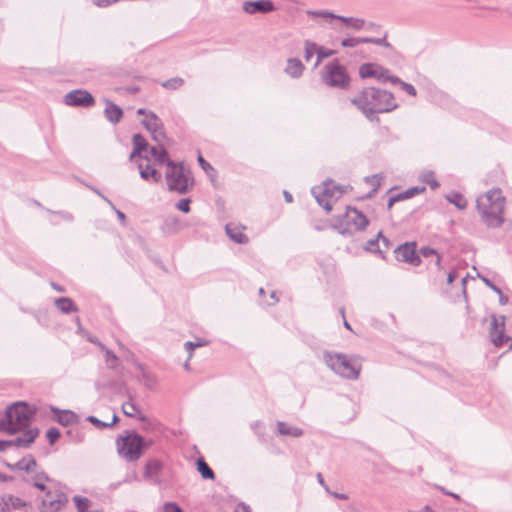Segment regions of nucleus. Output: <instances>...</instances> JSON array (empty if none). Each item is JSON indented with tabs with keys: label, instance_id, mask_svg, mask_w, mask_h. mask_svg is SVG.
I'll return each instance as SVG.
<instances>
[{
	"label": "nucleus",
	"instance_id": "obj_1",
	"mask_svg": "<svg viewBox=\"0 0 512 512\" xmlns=\"http://www.w3.org/2000/svg\"><path fill=\"white\" fill-rule=\"evenodd\" d=\"M351 103L369 120H372L375 114L388 113L398 107L395 97L391 92L377 87L363 88L351 99Z\"/></svg>",
	"mask_w": 512,
	"mask_h": 512
},
{
	"label": "nucleus",
	"instance_id": "obj_2",
	"mask_svg": "<svg viewBox=\"0 0 512 512\" xmlns=\"http://www.w3.org/2000/svg\"><path fill=\"white\" fill-rule=\"evenodd\" d=\"M133 150L129 160L135 163L139 169L142 179L158 182L160 175L157 171V164L160 163V151L156 146H150L147 140L139 133L132 137Z\"/></svg>",
	"mask_w": 512,
	"mask_h": 512
},
{
	"label": "nucleus",
	"instance_id": "obj_3",
	"mask_svg": "<svg viewBox=\"0 0 512 512\" xmlns=\"http://www.w3.org/2000/svg\"><path fill=\"white\" fill-rule=\"evenodd\" d=\"M162 165H166L165 180L170 192L187 194L194 186V178L188 166L169 158L168 151L162 146Z\"/></svg>",
	"mask_w": 512,
	"mask_h": 512
},
{
	"label": "nucleus",
	"instance_id": "obj_4",
	"mask_svg": "<svg viewBox=\"0 0 512 512\" xmlns=\"http://www.w3.org/2000/svg\"><path fill=\"white\" fill-rule=\"evenodd\" d=\"M505 197L498 188L491 189L476 200V207L483 222L491 228L500 227L503 222Z\"/></svg>",
	"mask_w": 512,
	"mask_h": 512
},
{
	"label": "nucleus",
	"instance_id": "obj_5",
	"mask_svg": "<svg viewBox=\"0 0 512 512\" xmlns=\"http://www.w3.org/2000/svg\"><path fill=\"white\" fill-rule=\"evenodd\" d=\"M33 415L32 409L25 402H16L6 409L0 421V431L15 434L29 427Z\"/></svg>",
	"mask_w": 512,
	"mask_h": 512
},
{
	"label": "nucleus",
	"instance_id": "obj_6",
	"mask_svg": "<svg viewBox=\"0 0 512 512\" xmlns=\"http://www.w3.org/2000/svg\"><path fill=\"white\" fill-rule=\"evenodd\" d=\"M146 442L134 430H127L116 440L117 452L121 458L127 462L137 461L143 452Z\"/></svg>",
	"mask_w": 512,
	"mask_h": 512
},
{
	"label": "nucleus",
	"instance_id": "obj_7",
	"mask_svg": "<svg viewBox=\"0 0 512 512\" xmlns=\"http://www.w3.org/2000/svg\"><path fill=\"white\" fill-rule=\"evenodd\" d=\"M323 361L332 371L343 378L356 380L359 377L361 366L356 365L343 353L325 351Z\"/></svg>",
	"mask_w": 512,
	"mask_h": 512
},
{
	"label": "nucleus",
	"instance_id": "obj_8",
	"mask_svg": "<svg viewBox=\"0 0 512 512\" xmlns=\"http://www.w3.org/2000/svg\"><path fill=\"white\" fill-rule=\"evenodd\" d=\"M321 78L324 84L332 88L346 90L350 86V76L338 59L324 66Z\"/></svg>",
	"mask_w": 512,
	"mask_h": 512
},
{
	"label": "nucleus",
	"instance_id": "obj_9",
	"mask_svg": "<svg viewBox=\"0 0 512 512\" xmlns=\"http://www.w3.org/2000/svg\"><path fill=\"white\" fill-rule=\"evenodd\" d=\"M311 193L317 203L327 212H330L332 210L331 199H338L343 194V190L335 185L332 180H326L322 183V186L313 187Z\"/></svg>",
	"mask_w": 512,
	"mask_h": 512
},
{
	"label": "nucleus",
	"instance_id": "obj_10",
	"mask_svg": "<svg viewBox=\"0 0 512 512\" xmlns=\"http://www.w3.org/2000/svg\"><path fill=\"white\" fill-rule=\"evenodd\" d=\"M395 257L398 261L406 262L414 267L421 264L420 255L416 252L415 242H406L399 245L394 250Z\"/></svg>",
	"mask_w": 512,
	"mask_h": 512
},
{
	"label": "nucleus",
	"instance_id": "obj_11",
	"mask_svg": "<svg viewBox=\"0 0 512 512\" xmlns=\"http://www.w3.org/2000/svg\"><path fill=\"white\" fill-rule=\"evenodd\" d=\"M489 335L492 343L496 347H502L510 340V337L505 334V316H500V320L496 315L491 316V328Z\"/></svg>",
	"mask_w": 512,
	"mask_h": 512
},
{
	"label": "nucleus",
	"instance_id": "obj_12",
	"mask_svg": "<svg viewBox=\"0 0 512 512\" xmlns=\"http://www.w3.org/2000/svg\"><path fill=\"white\" fill-rule=\"evenodd\" d=\"M64 102L68 106L74 107H90L94 105V97L86 90H73L68 92L64 97Z\"/></svg>",
	"mask_w": 512,
	"mask_h": 512
},
{
	"label": "nucleus",
	"instance_id": "obj_13",
	"mask_svg": "<svg viewBox=\"0 0 512 512\" xmlns=\"http://www.w3.org/2000/svg\"><path fill=\"white\" fill-rule=\"evenodd\" d=\"M38 435L37 429H28L23 432L19 437L13 440H0V452H4L9 447H23L28 448L34 442Z\"/></svg>",
	"mask_w": 512,
	"mask_h": 512
},
{
	"label": "nucleus",
	"instance_id": "obj_14",
	"mask_svg": "<svg viewBox=\"0 0 512 512\" xmlns=\"http://www.w3.org/2000/svg\"><path fill=\"white\" fill-rule=\"evenodd\" d=\"M341 224L346 226H353L356 230L361 231L368 226L369 220L357 208L347 206L346 213L343 216V221Z\"/></svg>",
	"mask_w": 512,
	"mask_h": 512
},
{
	"label": "nucleus",
	"instance_id": "obj_15",
	"mask_svg": "<svg viewBox=\"0 0 512 512\" xmlns=\"http://www.w3.org/2000/svg\"><path fill=\"white\" fill-rule=\"evenodd\" d=\"M68 502L67 496L62 492L47 491L42 500L41 512H58Z\"/></svg>",
	"mask_w": 512,
	"mask_h": 512
},
{
	"label": "nucleus",
	"instance_id": "obj_16",
	"mask_svg": "<svg viewBox=\"0 0 512 512\" xmlns=\"http://www.w3.org/2000/svg\"><path fill=\"white\" fill-rule=\"evenodd\" d=\"M243 10L247 14L256 13H269L275 10V5L271 0H256V1H245L243 3Z\"/></svg>",
	"mask_w": 512,
	"mask_h": 512
},
{
	"label": "nucleus",
	"instance_id": "obj_17",
	"mask_svg": "<svg viewBox=\"0 0 512 512\" xmlns=\"http://www.w3.org/2000/svg\"><path fill=\"white\" fill-rule=\"evenodd\" d=\"M6 466L11 470L25 471L27 473L35 472L37 462L31 455L23 457L21 460L14 464L6 463Z\"/></svg>",
	"mask_w": 512,
	"mask_h": 512
},
{
	"label": "nucleus",
	"instance_id": "obj_18",
	"mask_svg": "<svg viewBox=\"0 0 512 512\" xmlns=\"http://www.w3.org/2000/svg\"><path fill=\"white\" fill-rule=\"evenodd\" d=\"M0 506L3 511H11L25 507L26 502L19 497L8 494L1 498Z\"/></svg>",
	"mask_w": 512,
	"mask_h": 512
},
{
	"label": "nucleus",
	"instance_id": "obj_19",
	"mask_svg": "<svg viewBox=\"0 0 512 512\" xmlns=\"http://www.w3.org/2000/svg\"><path fill=\"white\" fill-rule=\"evenodd\" d=\"M51 411L55 415V420L63 426H68L77 422V415L70 410H59L52 407Z\"/></svg>",
	"mask_w": 512,
	"mask_h": 512
},
{
	"label": "nucleus",
	"instance_id": "obj_20",
	"mask_svg": "<svg viewBox=\"0 0 512 512\" xmlns=\"http://www.w3.org/2000/svg\"><path fill=\"white\" fill-rule=\"evenodd\" d=\"M225 231L227 236L237 244H247L249 242L248 236L232 223L226 224Z\"/></svg>",
	"mask_w": 512,
	"mask_h": 512
},
{
	"label": "nucleus",
	"instance_id": "obj_21",
	"mask_svg": "<svg viewBox=\"0 0 512 512\" xmlns=\"http://www.w3.org/2000/svg\"><path fill=\"white\" fill-rule=\"evenodd\" d=\"M277 432L280 435L291 436L294 438L301 437L304 434V430L302 428L290 426L284 421L277 422Z\"/></svg>",
	"mask_w": 512,
	"mask_h": 512
},
{
	"label": "nucleus",
	"instance_id": "obj_22",
	"mask_svg": "<svg viewBox=\"0 0 512 512\" xmlns=\"http://www.w3.org/2000/svg\"><path fill=\"white\" fill-rule=\"evenodd\" d=\"M305 67L298 58H289L285 72L292 78H299L304 71Z\"/></svg>",
	"mask_w": 512,
	"mask_h": 512
},
{
	"label": "nucleus",
	"instance_id": "obj_23",
	"mask_svg": "<svg viewBox=\"0 0 512 512\" xmlns=\"http://www.w3.org/2000/svg\"><path fill=\"white\" fill-rule=\"evenodd\" d=\"M106 108L104 110L105 117L111 123H117L123 115L122 109L111 101H106Z\"/></svg>",
	"mask_w": 512,
	"mask_h": 512
},
{
	"label": "nucleus",
	"instance_id": "obj_24",
	"mask_svg": "<svg viewBox=\"0 0 512 512\" xmlns=\"http://www.w3.org/2000/svg\"><path fill=\"white\" fill-rule=\"evenodd\" d=\"M375 79L380 83L391 82L392 84H395L397 82H400L399 77L392 75L389 69L379 64H377Z\"/></svg>",
	"mask_w": 512,
	"mask_h": 512
},
{
	"label": "nucleus",
	"instance_id": "obj_25",
	"mask_svg": "<svg viewBox=\"0 0 512 512\" xmlns=\"http://www.w3.org/2000/svg\"><path fill=\"white\" fill-rule=\"evenodd\" d=\"M144 476L147 480L158 484L160 482V463L158 461L149 462L146 465Z\"/></svg>",
	"mask_w": 512,
	"mask_h": 512
},
{
	"label": "nucleus",
	"instance_id": "obj_26",
	"mask_svg": "<svg viewBox=\"0 0 512 512\" xmlns=\"http://www.w3.org/2000/svg\"><path fill=\"white\" fill-rule=\"evenodd\" d=\"M196 468L201 477L205 480H214L215 479V473L210 468V466L207 464V462L204 460L203 457H199L196 460Z\"/></svg>",
	"mask_w": 512,
	"mask_h": 512
},
{
	"label": "nucleus",
	"instance_id": "obj_27",
	"mask_svg": "<svg viewBox=\"0 0 512 512\" xmlns=\"http://www.w3.org/2000/svg\"><path fill=\"white\" fill-rule=\"evenodd\" d=\"M56 307L63 313L69 314L77 311L75 303L67 297H61L55 300Z\"/></svg>",
	"mask_w": 512,
	"mask_h": 512
},
{
	"label": "nucleus",
	"instance_id": "obj_28",
	"mask_svg": "<svg viewBox=\"0 0 512 512\" xmlns=\"http://www.w3.org/2000/svg\"><path fill=\"white\" fill-rule=\"evenodd\" d=\"M99 347L105 353V363L107 367L113 370L116 369L119 364L117 355L102 343H99Z\"/></svg>",
	"mask_w": 512,
	"mask_h": 512
},
{
	"label": "nucleus",
	"instance_id": "obj_29",
	"mask_svg": "<svg viewBox=\"0 0 512 512\" xmlns=\"http://www.w3.org/2000/svg\"><path fill=\"white\" fill-rule=\"evenodd\" d=\"M446 200L460 210H464L467 207V200L460 192L452 191L446 196Z\"/></svg>",
	"mask_w": 512,
	"mask_h": 512
},
{
	"label": "nucleus",
	"instance_id": "obj_30",
	"mask_svg": "<svg viewBox=\"0 0 512 512\" xmlns=\"http://www.w3.org/2000/svg\"><path fill=\"white\" fill-rule=\"evenodd\" d=\"M377 63H364L359 67V76L362 79L375 78Z\"/></svg>",
	"mask_w": 512,
	"mask_h": 512
},
{
	"label": "nucleus",
	"instance_id": "obj_31",
	"mask_svg": "<svg viewBox=\"0 0 512 512\" xmlns=\"http://www.w3.org/2000/svg\"><path fill=\"white\" fill-rule=\"evenodd\" d=\"M86 420L89 423L93 424L95 427H97L99 429H103V428L114 426L118 422L119 419H118V416L116 414H113L111 422L101 421L100 419H98L95 416H88L86 418Z\"/></svg>",
	"mask_w": 512,
	"mask_h": 512
},
{
	"label": "nucleus",
	"instance_id": "obj_32",
	"mask_svg": "<svg viewBox=\"0 0 512 512\" xmlns=\"http://www.w3.org/2000/svg\"><path fill=\"white\" fill-rule=\"evenodd\" d=\"M337 20H340L341 22L349 25L355 30H361L365 25V20L360 18H353V17H345V16H337Z\"/></svg>",
	"mask_w": 512,
	"mask_h": 512
},
{
	"label": "nucleus",
	"instance_id": "obj_33",
	"mask_svg": "<svg viewBox=\"0 0 512 512\" xmlns=\"http://www.w3.org/2000/svg\"><path fill=\"white\" fill-rule=\"evenodd\" d=\"M420 179L423 183L429 185L432 190H435L439 187V182L435 178V174L433 171H423L420 175Z\"/></svg>",
	"mask_w": 512,
	"mask_h": 512
},
{
	"label": "nucleus",
	"instance_id": "obj_34",
	"mask_svg": "<svg viewBox=\"0 0 512 512\" xmlns=\"http://www.w3.org/2000/svg\"><path fill=\"white\" fill-rule=\"evenodd\" d=\"M49 477L44 472H36L33 476V485L41 491L46 490L45 482L49 481Z\"/></svg>",
	"mask_w": 512,
	"mask_h": 512
},
{
	"label": "nucleus",
	"instance_id": "obj_35",
	"mask_svg": "<svg viewBox=\"0 0 512 512\" xmlns=\"http://www.w3.org/2000/svg\"><path fill=\"white\" fill-rule=\"evenodd\" d=\"M420 254L425 258L435 255L436 256L435 265L437 266L438 269H441L442 257L435 249L428 247V246H424V247H421Z\"/></svg>",
	"mask_w": 512,
	"mask_h": 512
},
{
	"label": "nucleus",
	"instance_id": "obj_36",
	"mask_svg": "<svg viewBox=\"0 0 512 512\" xmlns=\"http://www.w3.org/2000/svg\"><path fill=\"white\" fill-rule=\"evenodd\" d=\"M73 501L78 512H94L88 510L90 502L87 498L76 495L73 497Z\"/></svg>",
	"mask_w": 512,
	"mask_h": 512
},
{
	"label": "nucleus",
	"instance_id": "obj_37",
	"mask_svg": "<svg viewBox=\"0 0 512 512\" xmlns=\"http://www.w3.org/2000/svg\"><path fill=\"white\" fill-rule=\"evenodd\" d=\"M365 248H366V250H368L370 252L380 254L383 259L385 258L384 251L380 247L379 237L378 236L376 238H374V239H370L367 242V245H366Z\"/></svg>",
	"mask_w": 512,
	"mask_h": 512
},
{
	"label": "nucleus",
	"instance_id": "obj_38",
	"mask_svg": "<svg viewBox=\"0 0 512 512\" xmlns=\"http://www.w3.org/2000/svg\"><path fill=\"white\" fill-rule=\"evenodd\" d=\"M318 45L310 40L305 41V54L304 58L306 61H310L314 54H317Z\"/></svg>",
	"mask_w": 512,
	"mask_h": 512
},
{
	"label": "nucleus",
	"instance_id": "obj_39",
	"mask_svg": "<svg viewBox=\"0 0 512 512\" xmlns=\"http://www.w3.org/2000/svg\"><path fill=\"white\" fill-rule=\"evenodd\" d=\"M184 84V80L180 77H175L162 82V87L170 90H176Z\"/></svg>",
	"mask_w": 512,
	"mask_h": 512
},
{
	"label": "nucleus",
	"instance_id": "obj_40",
	"mask_svg": "<svg viewBox=\"0 0 512 512\" xmlns=\"http://www.w3.org/2000/svg\"><path fill=\"white\" fill-rule=\"evenodd\" d=\"M333 54H334L333 50H326L323 47L318 46V50H317V54H316L317 59L314 64V67H317L323 59L328 58V57L332 56Z\"/></svg>",
	"mask_w": 512,
	"mask_h": 512
},
{
	"label": "nucleus",
	"instance_id": "obj_41",
	"mask_svg": "<svg viewBox=\"0 0 512 512\" xmlns=\"http://www.w3.org/2000/svg\"><path fill=\"white\" fill-rule=\"evenodd\" d=\"M122 411L128 417H135L138 412V409L134 403L126 402V403H123V405H122Z\"/></svg>",
	"mask_w": 512,
	"mask_h": 512
},
{
	"label": "nucleus",
	"instance_id": "obj_42",
	"mask_svg": "<svg viewBox=\"0 0 512 512\" xmlns=\"http://www.w3.org/2000/svg\"><path fill=\"white\" fill-rule=\"evenodd\" d=\"M190 204H191L190 198H182L175 204V207H176V209H178L179 211H181L183 213H189L191 210Z\"/></svg>",
	"mask_w": 512,
	"mask_h": 512
},
{
	"label": "nucleus",
	"instance_id": "obj_43",
	"mask_svg": "<svg viewBox=\"0 0 512 512\" xmlns=\"http://www.w3.org/2000/svg\"><path fill=\"white\" fill-rule=\"evenodd\" d=\"M60 435V431L55 427L49 428L46 432V437L51 445L59 439Z\"/></svg>",
	"mask_w": 512,
	"mask_h": 512
},
{
	"label": "nucleus",
	"instance_id": "obj_44",
	"mask_svg": "<svg viewBox=\"0 0 512 512\" xmlns=\"http://www.w3.org/2000/svg\"><path fill=\"white\" fill-rule=\"evenodd\" d=\"M162 512H184L175 502H166L162 505Z\"/></svg>",
	"mask_w": 512,
	"mask_h": 512
},
{
	"label": "nucleus",
	"instance_id": "obj_45",
	"mask_svg": "<svg viewBox=\"0 0 512 512\" xmlns=\"http://www.w3.org/2000/svg\"><path fill=\"white\" fill-rule=\"evenodd\" d=\"M425 188H421L419 189L418 187H413V188H409L407 189L406 191L404 192H401L399 193V197L401 200H405V199H408V198H411L413 197L415 194H417L419 191H423Z\"/></svg>",
	"mask_w": 512,
	"mask_h": 512
},
{
	"label": "nucleus",
	"instance_id": "obj_46",
	"mask_svg": "<svg viewBox=\"0 0 512 512\" xmlns=\"http://www.w3.org/2000/svg\"><path fill=\"white\" fill-rule=\"evenodd\" d=\"M396 84H399L401 89L404 90L408 95L416 96L417 91L412 84L404 82L401 79H400V82H397Z\"/></svg>",
	"mask_w": 512,
	"mask_h": 512
},
{
	"label": "nucleus",
	"instance_id": "obj_47",
	"mask_svg": "<svg viewBox=\"0 0 512 512\" xmlns=\"http://www.w3.org/2000/svg\"><path fill=\"white\" fill-rule=\"evenodd\" d=\"M197 160H198V163H199L200 167L206 173H209L210 171L214 172L213 166L209 162H207L201 154L198 155Z\"/></svg>",
	"mask_w": 512,
	"mask_h": 512
},
{
	"label": "nucleus",
	"instance_id": "obj_48",
	"mask_svg": "<svg viewBox=\"0 0 512 512\" xmlns=\"http://www.w3.org/2000/svg\"><path fill=\"white\" fill-rule=\"evenodd\" d=\"M359 44H360V41H359L358 37H349V38H345L341 41V45L343 47H356Z\"/></svg>",
	"mask_w": 512,
	"mask_h": 512
},
{
	"label": "nucleus",
	"instance_id": "obj_49",
	"mask_svg": "<svg viewBox=\"0 0 512 512\" xmlns=\"http://www.w3.org/2000/svg\"><path fill=\"white\" fill-rule=\"evenodd\" d=\"M478 277H480L484 284L487 287H489L492 291H494L496 294H501V289L498 286H496L490 279L481 276L480 274H478Z\"/></svg>",
	"mask_w": 512,
	"mask_h": 512
},
{
	"label": "nucleus",
	"instance_id": "obj_50",
	"mask_svg": "<svg viewBox=\"0 0 512 512\" xmlns=\"http://www.w3.org/2000/svg\"><path fill=\"white\" fill-rule=\"evenodd\" d=\"M91 191H93L96 195H98L100 198H102L106 203H108V205L112 208V209H115V205L106 197L104 196L101 191L99 189H97L96 187H93L91 185H88V184H85Z\"/></svg>",
	"mask_w": 512,
	"mask_h": 512
},
{
	"label": "nucleus",
	"instance_id": "obj_51",
	"mask_svg": "<svg viewBox=\"0 0 512 512\" xmlns=\"http://www.w3.org/2000/svg\"><path fill=\"white\" fill-rule=\"evenodd\" d=\"M373 44L391 48V44L387 41V33L381 38H374Z\"/></svg>",
	"mask_w": 512,
	"mask_h": 512
},
{
	"label": "nucleus",
	"instance_id": "obj_52",
	"mask_svg": "<svg viewBox=\"0 0 512 512\" xmlns=\"http://www.w3.org/2000/svg\"><path fill=\"white\" fill-rule=\"evenodd\" d=\"M204 343L202 342H192V341H187L184 346H185V349L190 353V355L192 354V351L196 348V347H200V346H203Z\"/></svg>",
	"mask_w": 512,
	"mask_h": 512
},
{
	"label": "nucleus",
	"instance_id": "obj_53",
	"mask_svg": "<svg viewBox=\"0 0 512 512\" xmlns=\"http://www.w3.org/2000/svg\"><path fill=\"white\" fill-rule=\"evenodd\" d=\"M310 13L315 16H321V17L332 18V19H337V16H338L329 11H315V12H310Z\"/></svg>",
	"mask_w": 512,
	"mask_h": 512
},
{
	"label": "nucleus",
	"instance_id": "obj_54",
	"mask_svg": "<svg viewBox=\"0 0 512 512\" xmlns=\"http://www.w3.org/2000/svg\"><path fill=\"white\" fill-rule=\"evenodd\" d=\"M143 124H144V126L147 128V130H149V131H150V133H151V135H152V138H153L154 140H158V136H157V129L152 127V124L150 123V121H148V120H144V121H143Z\"/></svg>",
	"mask_w": 512,
	"mask_h": 512
},
{
	"label": "nucleus",
	"instance_id": "obj_55",
	"mask_svg": "<svg viewBox=\"0 0 512 512\" xmlns=\"http://www.w3.org/2000/svg\"><path fill=\"white\" fill-rule=\"evenodd\" d=\"M437 488L442 492L444 493L445 495H448V496H451L453 497L454 499H456L457 501H462L461 497L459 494H456L454 492H450L448 490H446L444 487L442 486H437Z\"/></svg>",
	"mask_w": 512,
	"mask_h": 512
},
{
	"label": "nucleus",
	"instance_id": "obj_56",
	"mask_svg": "<svg viewBox=\"0 0 512 512\" xmlns=\"http://www.w3.org/2000/svg\"><path fill=\"white\" fill-rule=\"evenodd\" d=\"M378 237H379V242L381 241L382 245L384 246V248L386 250H388L390 248V241L387 237H385L382 232H379L378 233Z\"/></svg>",
	"mask_w": 512,
	"mask_h": 512
},
{
	"label": "nucleus",
	"instance_id": "obj_57",
	"mask_svg": "<svg viewBox=\"0 0 512 512\" xmlns=\"http://www.w3.org/2000/svg\"><path fill=\"white\" fill-rule=\"evenodd\" d=\"M235 512H251V510L247 504L241 502L236 506Z\"/></svg>",
	"mask_w": 512,
	"mask_h": 512
},
{
	"label": "nucleus",
	"instance_id": "obj_58",
	"mask_svg": "<svg viewBox=\"0 0 512 512\" xmlns=\"http://www.w3.org/2000/svg\"><path fill=\"white\" fill-rule=\"evenodd\" d=\"M57 214L60 215L66 221L73 220V215L69 212H57Z\"/></svg>",
	"mask_w": 512,
	"mask_h": 512
},
{
	"label": "nucleus",
	"instance_id": "obj_59",
	"mask_svg": "<svg viewBox=\"0 0 512 512\" xmlns=\"http://www.w3.org/2000/svg\"><path fill=\"white\" fill-rule=\"evenodd\" d=\"M113 210L116 212V215L118 219L121 221V223L124 224L126 220L125 214L122 211L118 210L116 207Z\"/></svg>",
	"mask_w": 512,
	"mask_h": 512
},
{
	"label": "nucleus",
	"instance_id": "obj_60",
	"mask_svg": "<svg viewBox=\"0 0 512 512\" xmlns=\"http://www.w3.org/2000/svg\"><path fill=\"white\" fill-rule=\"evenodd\" d=\"M400 200H401V199H400V197H399V195H398V194H397V195H395V196L390 197V199L388 200V208H391V207H392V205H393L395 202L400 201Z\"/></svg>",
	"mask_w": 512,
	"mask_h": 512
},
{
	"label": "nucleus",
	"instance_id": "obj_61",
	"mask_svg": "<svg viewBox=\"0 0 512 512\" xmlns=\"http://www.w3.org/2000/svg\"><path fill=\"white\" fill-rule=\"evenodd\" d=\"M283 196H284L285 201H286L287 203H292V202H293V196H292V194H291V193H289L288 191L284 190V191H283Z\"/></svg>",
	"mask_w": 512,
	"mask_h": 512
},
{
	"label": "nucleus",
	"instance_id": "obj_62",
	"mask_svg": "<svg viewBox=\"0 0 512 512\" xmlns=\"http://www.w3.org/2000/svg\"><path fill=\"white\" fill-rule=\"evenodd\" d=\"M499 295V303L501 305H506L508 303V297L506 295H504L502 292L501 294H498Z\"/></svg>",
	"mask_w": 512,
	"mask_h": 512
},
{
	"label": "nucleus",
	"instance_id": "obj_63",
	"mask_svg": "<svg viewBox=\"0 0 512 512\" xmlns=\"http://www.w3.org/2000/svg\"><path fill=\"white\" fill-rule=\"evenodd\" d=\"M358 38H359L360 44H364V43H372L373 44V41H374L373 37H358Z\"/></svg>",
	"mask_w": 512,
	"mask_h": 512
},
{
	"label": "nucleus",
	"instance_id": "obj_64",
	"mask_svg": "<svg viewBox=\"0 0 512 512\" xmlns=\"http://www.w3.org/2000/svg\"><path fill=\"white\" fill-rule=\"evenodd\" d=\"M410 512H435L431 506L429 505H426L424 507H422L421 509L419 510H416V511H410Z\"/></svg>",
	"mask_w": 512,
	"mask_h": 512
}]
</instances>
